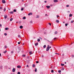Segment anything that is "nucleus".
<instances>
[{"label": "nucleus", "instance_id": "50", "mask_svg": "<svg viewBox=\"0 0 74 74\" xmlns=\"http://www.w3.org/2000/svg\"><path fill=\"white\" fill-rule=\"evenodd\" d=\"M55 53V54H56H56H57V55H59V54H58V53Z\"/></svg>", "mask_w": 74, "mask_h": 74}, {"label": "nucleus", "instance_id": "36", "mask_svg": "<svg viewBox=\"0 0 74 74\" xmlns=\"http://www.w3.org/2000/svg\"><path fill=\"white\" fill-rule=\"evenodd\" d=\"M35 72H37V69H36V68L35 69Z\"/></svg>", "mask_w": 74, "mask_h": 74}, {"label": "nucleus", "instance_id": "16", "mask_svg": "<svg viewBox=\"0 0 74 74\" xmlns=\"http://www.w3.org/2000/svg\"><path fill=\"white\" fill-rule=\"evenodd\" d=\"M5 11H6V8H4L3 9V11L4 12H5Z\"/></svg>", "mask_w": 74, "mask_h": 74}, {"label": "nucleus", "instance_id": "8", "mask_svg": "<svg viewBox=\"0 0 74 74\" xmlns=\"http://www.w3.org/2000/svg\"><path fill=\"white\" fill-rule=\"evenodd\" d=\"M29 53L30 55H32V51H31L29 52Z\"/></svg>", "mask_w": 74, "mask_h": 74}, {"label": "nucleus", "instance_id": "19", "mask_svg": "<svg viewBox=\"0 0 74 74\" xmlns=\"http://www.w3.org/2000/svg\"><path fill=\"white\" fill-rule=\"evenodd\" d=\"M23 19H26V17H25V16L23 17Z\"/></svg>", "mask_w": 74, "mask_h": 74}, {"label": "nucleus", "instance_id": "63", "mask_svg": "<svg viewBox=\"0 0 74 74\" xmlns=\"http://www.w3.org/2000/svg\"><path fill=\"white\" fill-rule=\"evenodd\" d=\"M65 64H66V62H65Z\"/></svg>", "mask_w": 74, "mask_h": 74}, {"label": "nucleus", "instance_id": "10", "mask_svg": "<svg viewBox=\"0 0 74 74\" xmlns=\"http://www.w3.org/2000/svg\"><path fill=\"white\" fill-rule=\"evenodd\" d=\"M38 42H37L35 44V46H37V45H38Z\"/></svg>", "mask_w": 74, "mask_h": 74}, {"label": "nucleus", "instance_id": "21", "mask_svg": "<svg viewBox=\"0 0 74 74\" xmlns=\"http://www.w3.org/2000/svg\"><path fill=\"white\" fill-rule=\"evenodd\" d=\"M61 66H64V64H61Z\"/></svg>", "mask_w": 74, "mask_h": 74}, {"label": "nucleus", "instance_id": "4", "mask_svg": "<svg viewBox=\"0 0 74 74\" xmlns=\"http://www.w3.org/2000/svg\"><path fill=\"white\" fill-rule=\"evenodd\" d=\"M17 68H18L19 69H20V68H21V66H17Z\"/></svg>", "mask_w": 74, "mask_h": 74}, {"label": "nucleus", "instance_id": "9", "mask_svg": "<svg viewBox=\"0 0 74 74\" xmlns=\"http://www.w3.org/2000/svg\"><path fill=\"white\" fill-rule=\"evenodd\" d=\"M8 16L7 15H6L4 16L5 19H6V18H7Z\"/></svg>", "mask_w": 74, "mask_h": 74}, {"label": "nucleus", "instance_id": "57", "mask_svg": "<svg viewBox=\"0 0 74 74\" xmlns=\"http://www.w3.org/2000/svg\"><path fill=\"white\" fill-rule=\"evenodd\" d=\"M62 55V56H64V54H63Z\"/></svg>", "mask_w": 74, "mask_h": 74}, {"label": "nucleus", "instance_id": "58", "mask_svg": "<svg viewBox=\"0 0 74 74\" xmlns=\"http://www.w3.org/2000/svg\"><path fill=\"white\" fill-rule=\"evenodd\" d=\"M27 67H29V65H27Z\"/></svg>", "mask_w": 74, "mask_h": 74}, {"label": "nucleus", "instance_id": "33", "mask_svg": "<svg viewBox=\"0 0 74 74\" xmlns=\"http://www.w3.org/2000/svg\"><path fill=\"white\" fill-rule=\"evenodd\" d=\"M67 25H68V24H67V23L65 24V25L66 26H67Z\"/></svg>", "mask_w": 74, "mask_h": 74}, {"label": "nucleus", "instance_id": "30", "mask_svg": "<svg viewBox=\"0 0 74 74\" xmlns=\"http://www.w3.org/2000/svg\"><path fill=\"white\" fill-rule=\"evenodd\" d=\"M54 72V71H53V70H52L51 71V72L53 73Z\"/></svg>", "mask_w": 74, "mask_h": 74}, {"label": "nucleus", "instance_id": "61", "mask_svg": "<svg viewBox=\"0 0 74 74\" xmlns=\"http://www.w3.org/2000/svg\"><path fill=\"white\" fill-rule=\"evenodd\" d=\"M44 34H46V32H44Z\"/></svg>", "mask_w": 74, "mask_h": 74}, {"label": "nucleus", "instance_id": "14", "mask_svg": "<svg viewBox=\"0 0 74 74\" xmlns=\"http://www.w3.org/2000/svg\"><path fill=\"white\" fill-rule=\"evenodd\" d=\"M14 13V12L13 11L10 12V14H13Z\"/></svg>", "mask_w": 74, "mask_h": 74}, {"label": "nucleus", "instance_id": "13", "mask_svg": "<svg viewBox=\"0 0 74 74\" xmlns=\"http://www.w3.org/2000/svg\"><path fill=\"white\" fill-rule=\"evenodd\" d=\"M58 0H54V2H55V3L56 2H58Z\"/></svg>", "mask_w": 74, "mask_h": 74}, {"label": "nucleus", "instance_id": "32", "mask_svg": "<svg viewBox=\"0 0 74 74\" xmlns=\"http://www.w3.org/2000/svg\"><path fill=\"white\" fill-rule=\"evenodd\" d=\"M74 22V21L73 20H72V21H71V23H73Z\"/></svg>", "mask_w": 74, "mask_h": 74}, {"label": "nucleus", "instance_id": "23", "mask_svg": "<svg viewBox=\"0 0 74 74\" xmlns=\"http://www.w3.org/2000/svg\"><path fill=\"white\" fill-rule=\"evenodd\" d=\"M43 48H46V45H44V46H43Z\"/></svg>", "mask_w": 74, "mask_h": 74}, {"label": "nucleus", "instance_id": "2", "mask_svg": "<svg viewBox=\"0 0 74 74\" xmlns=\"http://www.w3.org/2000/svg\"><path fill=\"white\" fill-rule=\"evenodd\" d=\"M2 2L3 4H5V0H2Z\"/></svg>", "mask_w": 74, "mask_h": 74}, {"label": "nucleus", "instance_id": "22", "mask_svg": "<svg viewBox=\"0 0 74 74\" xmlns=\"http://www.w3.org/2000/svg\"><path fill=\"white\" fill-rule=\"evenodd\" d=\"M32 67H35V64H33V65H32Z\"/></svg>", "mask_w": 74, "mask_h": 74}, {"label": "nucleus", "instance_id": "28", "mask_svg": "<svg viewBox=\"0 0 74 74\" xmlns=\"http://www.w3.org/2000/svg\"><path fill=\"white\" fill-rule=\"evenodd\" d=\"M14 12H16V10L15 9H14L13 10Z\"/></svg>", "mask_w": 74, "mask_h": 74}, {"label": "nucleus", "instance_id": "12", "mask_svg": "<svg viewBox=\"0 0 74 74\" xmlns=\"http://www.w3.org/2000/svg\"><path fill=\"white\" fill-rule=\"evenodd\" d=\"M56 22H57V23H59V21L58 20H57L56 21Z\"/></svg>", "mask_w": 74, "mask_h": 74}, {"label": "nucleus", "instance_id": "34", "mask_svg": "<svg viewBox=\"0 0 74 74\" xmlns=\"http://www.w3.org/2000/svg\"><path fill=\"white\" fill-rule=\"evenodd\" d=\"M5 48H7V46H5Z\"/></svg>", "mask_w": 74, "mask_h": 74}, {"label": "nucleus", "instance_id": "40", "mask_svg": "<svg viewBox=\"0 0 74 74\" xmlns=\"http://www.w3.org/2000/svg\"><path fill=\"white\" fill-rule=\"evenodd\" d=\"M17 73H18V74H21V73L19 72H18Z\"/></svg>", "mask_w": 74, "mask_h": 74}, {"label": "nucleus", "instance_id": "45", "mask_svg": "<svg viewBox=\"0 0 74 74\" xmlns=\"http://www.w3.org/2000/svg\"><path fill=\"white\" fill-rule=\"evenodd\" d=\"M39 62H38V61H37L36 62V63H38Z\"/></svg>", "mask_w": 74, "mask_h": 74}, {"label": "nucleus", "instance_id": "39", "mask_svg": "<svg viewBox=\"0 0 74 74\" xmlns=\"http://www.w3.org/2000/svg\"><path fill=\"white\" fill-rule=\"evenodd\" d=\"M21 11H23V8H22L21 9Z\"/></svg>", "mask_w": 74, "mask_h": 74}, {"label": "nucleus", "instance_id": "51", "mask_svg": "<svg viewBox=\"0 0 74 74\" xmlns=\"http://www.w3.org/2000/svg\"><path fill=\"white\" fill-rule=\"evenodd\" d=\"M56 38H54V40H56Z\"/></svg>", "mask_w": 74, "mask_h": 74}, {"label": "nucleus", "instance_id": "11", "mask_svg": "<svg viewBox=\"0 0 74 74\" xmlns=\"http://www.w3.org/2000/svg\"><path fill=\"white\" fill-rule=\"evenodd\" d=\"M58 34V32L56 31L54 32L55 34Z\"/></svg>", "mask_w": 74, "mask_h": 74}, {"label": "nucleus", "instance_id": "41", "mask_svg": "<svg viewBox=\"0 0 74 74\" xmlns=\"http://www.w3.org/2000/svg\"><path fill=\"white\" fill-rule=\"evenodd\" d=\"M67 7H69V5H67L66 6Z\"/></svg>", "mask_w": 74, "mask_h": 74}, {"label": "nucleus", "instance_id": "7", "mask_svg": "<svg viewBox=\"0 0 74 74\" xmlns=\"http://www.w3.org/2000/svg\"><path fill=\"white\" fill-rule=\"evenodd\" d=\"M20 29H23V26H22V25H21L20 26Z\"/></svg>", "mask_w": 74, "mask_h": 74}, {"label": "nucleus", "instance_id": "18", "mask_svg": "<svg viewBox=\"0 0 74 74\" xmlns=\"http://www.w3.org/2000/svg\"><path fill=\"white\" fill-rule=\"evenodd\" d=\"M0 69H3V66H0Z\"/></svg>", "mask_w": 74, "mask_h": 74}, {"label": "nucleus", "instance_id": "1", "mask_svg": "<svg viewBox=\"0 0 74 74\" xmlns=\"http://www.w3.org/2000/svg\"><path fill=\"white\" fill-rule=\"evenodd\" d=\"M49 45H48L46 49V51H48L49 50Z\"/></svg>", "mask_w": 74, "mask_h": 74}, {"label": "nucleus", "instance_id": "43", "mask_svg": "<svg viewBox=\"0 0 74 74\" xmlns=\"http://www.w3.org/2000/svg\"><path fill=\"white\" fill-rule=\"evenodd\" d=\"M57 18H59V15H57Z\"/></svg>", "mask_w": 74, "mask_h": 74}, {"label": "nucleus", "instance_id": "27", "mask_svg": "<svg viewBox=\"0 0 74 74\" xmlns=\"http://www.w3.org/2000/svg\"><path fill=\"white\" fill-rule=\"evenodd\" d=\"M7 52V51L5 50V51L3 52L4 53H5Z\"/></svg>", "mask_w": 74, "mask_h": 74}, {"label": "nucleus", "instance_id": "60", "mask_svg": "<svg viewBox=\"0 0 74 74\" xmlns=\"http://www.w3.org/2000/svg\"><path fill=\"white\" fill-rule=\"evenodd\" d=\"M24 43H23V45H24Z\"/></svg>", "mask_w": 74, "mask_h": 74}, {"label": "nucleus", "instance_id": "3", "mask_svg": "<svg viewBox=\"0 0 74 74\" xmlns=\"http://www.w3.org/2000/svg\"><path fill=\"white\" fill-rule=\"evenodd\" d=\"M12 72H15V68L13 69L12 70Z\"/></svg>", "mask_w": 74, "mask_h": 74}, {"label": "nucleus", "instance_id": "6", "mask_svg": "<svg viewBox=\"0 0 74 74\" xmlns=\"http://www.w3.org/2000/svg\"><path fill=\"white\" fill-rule=\"evenodd\" d=\"M46 7L48 9L50 8V6H47Z\"/></svg>", "mask_w": 74, "mask_h": 74}, {"label": "nucleus", "instance_id": "42", "mask_svg": "<svg viewBox=\"0 0 74 74\" xmlns=\"http://www.w3.org/2000/svg\"><path fill=\"white\" fill-rule=\"evenodd\" d=\"M49 25H50V26H51V24L50 23H48Z\"/></svg>", "mask_w": 74, "mask_h": 74}, {"label": "nucleus", "instance_id": "20", "mask_svg": "<svg viewBox=\"0 0 74 74\" xmlns=\"http://www.w3.org/2000/svg\"><path fill=\"white\" fill-rule=\"evenodd\" d=\"M37 41L38 42H40V39H38Z\"/></svg>", "mask_w": 74, "mask_h": 74}, {"label": "nucleus", "instance_id": "24", "mask_svg": "<svg viewBox=\"0 0 74 74\" xmlns=\"http://www.w3.org/2000/svg\"><path fill=\"white\" fill-rule=\"evenodd\" d=\"M58 72L59 73H61V71L60 70H58Z\"/></svg>", "mask_w": 74, "mask_h": 74}, {"label": "nucleus", "instance_id": "49", "mask_svg": "<svg viewBox=\"0 0 74 74\" xmlns=\"http://www.w3.org/2000/svg\"><path fill=\"white\" fill-rule=\"evenodd\" d=\"M27 59H29V56L27 57Z\"/></svg>", "mask_w": 74, "mask_h": 74}, {"label": "nucleus", "instance_id": "62", "mask_svg": "<svg viewBox=\"0 0 74 74\" xmlns=\"http://www.w3.org/2000/svg\"><path fill=\"white\" fill-rule=\"evenodd\" d=\"M47 41H48L49 42H50L49 40H47Z\"/></svg>", "mask_w": 74, "mask_h": 74}, {"label": "nucleus", "instance_id": "17", "mask_svg": "<svg viewBox=\"0 0 74 74\" xmlns=\"http://www.w3.org/2000/svg\"><path fill=\"white\" fill-rule=\"evenodd\" d=\"M12 20H13V18H10V21H12Z\"/></svg>", "mask_w": 74, "mask_h": 74}, {"label": "nucleus", "instance_id": "54", "mask_svg": "<svg viewBox=\"0 0 74 74\" xmlns=\"http://www.w3.org/2000/svg\"><path fill=\"white\" fill-rule=\"evenodd\" d=\"M0 56L1 57V53H0Z\"/></svg>", "mask_w": 74, "mask_h": 74}, {"label": "nucleus", "instance_id": "46", "mask_svg": "<svg viewBox=\"0 0 74 74\" xmlns=\"http://www.w3.org/2000/svg\"><path fill=\"white\" fill-rule=\"evenodd\" d=\"M11 52L12 53H14V51H11Z\"/></svg>", "mask_w": 74, "mask_h": 74}, {"label": "nucleus", "instance_id": "56", "mask_svg": "<svg viewBox=\"0 0 74 74\" xmlns=\"http://www.w3.org/2000/svg\"><path fill=\"white\" fill-rule=\"evenodd\" d=\"M44 56H42V58H43V57H44Z\"/></svg>", "mask_w": 74, "mask_h": 74}, {"label": "nucleus", "instance_id": "25", "mask_svg": "<svg viewBox=\"0 0 74 74\" xmlns=\"http://www.w3.org/2000/svg\"><path fill=\"white\" fill-rule=\"evenodd\" d=\"M22 56H23V57H25V56H26L25 55H22Z\"/></svg>", "mask_w": 74, "mask_h": 74}, {"label": "nucleus", "instance_id": "37", "mask_svg": "<svg viewBox=\"0 0 74 74\" xmlns=\"http://www.w3.org/2000/svg\"><path fill=\"white\" fill-rule=\"evenodd\" d=\"M4 35H5V36H7V33H5L4 34Z\"/></svg>", "mask_w": 74, "mask_h": 74}, {"label": "nucleus", "instance_id": "44", "mask_svg": "<svg viewBox=\"0 0 74 74\" xmlns=\"http://www.w3.org/2000/svg\"><path fill=\"white\" fill-rule=\"evenodd\" d=\"M72 58H74V55H72Z\"/></svg>", "mask_w": 74, "mask_h": 74}, {"label": "nucleus", "instance_id": "55", "mask_svg": "<svg viewBox=\"0 0 74 74\" xmlns=\"http://www.w3.org/2000/svg\"><path fill=\"white\" fill-rule=\"evenodd\" d=\"M45 16H47V14H46L45 15Z\"/></svg>", "mask_w": 74, "mask_h": 74}, {"label": "nucleus", "instance_id": "38", "mask_svg": "<svg viewBox=\"0 0 74 74\" xmlns=\"http://www.w3.org/2000/svg\"><path fill=\"white\" fill-rule=\"evenodd\" d=\"M3 9V8L2 7H0V10H2Z\"/></svg>", "mask_w": 74, "mask_h": 74}, {"label": "nucleus", "instance_id": "26", "mask_svg": "<svg viewBox=\"0 0 74 74\" xmlns=\"http://www.w3.org/2000/svg\"><path fill=\"white\" fill-rule=\"evenodd\" d=\"M18 37L19 38H21V36L20 35H18Z\"/></svg>", "mask_w": 74, "mask_h": 74}, {"label": "nucleus", "instance_id": "52", "mask_svg": "<svg viewBox=\"0 0 74 74\" xmlns=\"http://www.w3.org/2000/svg\"><path fill=\"white\" fill-rule=\"evenodd\" d=\"M18 44H20V42H18Z\"/></svg>", "mask_w": 74, "mask_h": 74}, {"label": "nucleus", "instance_id": "64", "mask_svg": "<svg viewBox=\"0 0 74 74\" xmlns=\"http://www.w3.org/2000/svg\"><path fill=\"white\" fill-rule=\"evenodd\" d=\"M68 12H69V13H70V11H69Z\"/></svg>", "mask_w": 74, "mask_h": 74}, {"label": "nucleus", "instance_id": "53", "mask_svg": "<svg viewBox=\"0 0 74 74\" xmlns=\"http://www.w3.org/2000/svg\"><path fill=\"white\" fill-rule=\"evenodd\" d=\"M32 21H30V23H32Z\"/></svg>", "mask_w": 74, "mask_h": 74}, {"label": "nucleus", "instance_id": "59", "mask_svg": "<svg viewBox=\"0 0 74 74\" xmlns=\"http://www.w3.org/2000/svg\"><path fill=\"white\" fill-rule=\"evenodd\" d=\"M49 48H51V46H50L49 47Z\"/></svg>", "mask_w": 74, "mask_h": 74}, {"label": "nucleus", "instance_id": "29", "mask_svg": "<svg viewBox=\"0 0 74 74\" xmlns=\"http://www.w3.org/2000/svg\"><path fill=\"white\" fill-rule=\"evenodd\" d=\"M36 18H39V16L38 15H37L36 16Z\"/></svg>", "mask_w": 74, "mask_h": 74}, {"label": "nucleus", "instance_id": "31", "mask_svg": "<svg viewBox=\"0 0 74 74\" xmlns=\"http://www.w3.org/2000/svg\"><path fill=\"white\" fill-rule=\"evenodd\" d=\"M69 16H72V14H69Z\"/></svg>", "mask_w": 74, "mask_h": 74}, {"label": "nucleus", "instance_id": "35", "mask_svg": "<svg viewBox=\"0 0 74 74\" xmlns=\"http://www.w3.org/2000/svg\"><path fill=\"white\" fill-rule=\"evenodd\" d=\"M64 68H62V71H63V70H64Z\"/></svg>", "mask_w": 74, "mask_h": 74}, {"label": "nucleus", "instance_id": "47", "mask_svg": "<svg viewBox=\"0 0 74 74\" xmlns=\"http://www.w3.org/2000/svg\"><path fill=\"white\" fill-rule=\"evenodd\" d=\"M2 26V25L1 24H0V27H1Z\"/></svg>", "mask_w": 74, "mask_h": 74}, {"label": "nucleus", "instance_id": "5", "mask_svg": "<svg viewBox=\"0 0 74 74\" xmlns=\"http://www.w3.org/2000/svg\"><path fill=\"white\" fill-rule=\"evenodd\" d=\"M32 14H33V13H32V12H31L28 14V15L29 16V15H32Z\"/></svg>", "mask_w": 74, "mask_h": 74}, {"label": "nucleus", "instance_id": "48", "mask_svg": "<svg viewBox=\"0 0 74 74\" xmlns=\"http://www.w3.org/2000/svg\"><path fill=\"white\" fill-rule=\"evenodd\" d=\"M47 1H44V2H45V3H47Z\"/></svg>", "mask_w": 74, "mask_h": 74}, {"label": "nucleus", "instance_id": "15", "mask_svg": "<svg viewBox=\"0 0 74 74\" xmlns=\"http://www.w3.org/2000/svg\"><path fill=\"white\" fill-rule=\"evenodd\" d=\"M8 29H9V28H8V27H7V28H5V30H8Z\"/></svg>", "mask_w": 74, "mask_h": 74}]
</instances>
